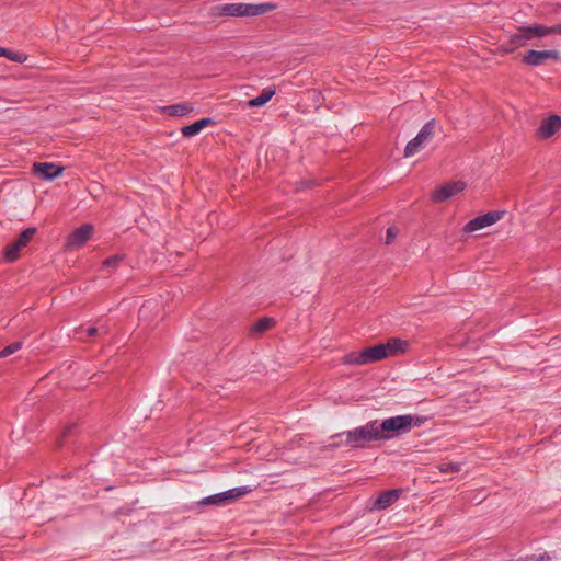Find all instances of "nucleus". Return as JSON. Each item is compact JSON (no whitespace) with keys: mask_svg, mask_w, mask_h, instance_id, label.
<instances>
[{"mask_svg":"<svg viewBox=\"0 0 561 561\" xmlns=\"http://www.w3.org/2000/svg\"><path fill=\"white\" fill-rule=\"evenodd\" d=\"M409 341L399 337H391L386 342L351 351L342 356L341 363L346 367L367 366L403 355L409 351Z\"/></svg>","mask_w":561,"mask_h":561,"instance_id":"1","label":"nucleus"},{"mask_svg":"<svg viewBox=\"0 0 561 561\" xmlns=\"http://www.w3.org/2000/svg\"><path fill=\"white\" fill-rule=\"evenodd\" d=\"M277 8L278 5L275 2H225L213 5L209 10V14L215 19L256 18L273 12Z\"/></svg>","mask_w":561,"mask_h":561,"instance_id":"2","label":"nucleus"},{"mask_svg":"<svg viewBox=\"0 0 561 561\" xmlns=\"http://www.w3.org/2000/svg\"><path fill=\"white\" fill-rule=\"evenodd\" d=\"M550 34L561 35V23L550 27L541 24L519 26L516 32L511 35L508 42L500 47V53L512 54L519 47L525 46L528 41L541 38Z\"/></svg>","mask_w":561,"mask_h":561,"instance_id":"3","label":"nucleus"},{"mask_svg":"<svg viewBox=\"0 0 561 561\" xmlns=\"http://www.w3.org/2000/svg\"><path fill=\"white\" fill-rule=\"evenodd\" d=\"M414 425V417L410 414L396 415L377 421V426L381 440L392 439L401 434L408 433Z\"/></svg>","mask_w":561,"mask_h":561,"instance_id":"4","label":"nucleus"},{"mask_svg":"<svg viewBox=\"0 0 561 561\" xmlns=\"http://www.w3.org/2000/svg\"><path fill=\"white\" fill-rule=\"evenodd\" d=\"M95 234V227L91 222H84L75 227L66 236L64 251L67 253L77 252L88 244Z\"/></svg>","mask_w":561,"mask_h":561,"instance_id":"5","label":"nucleus"},{"mask_svg":"<svg viewBox=\"0 0 561 561\" xmlns=\"http://www.w3.org/2000/svg\"><path fill=\"white\" fill-rule=\"evenodd\" d=\"M376 440H381L377 421L368 422L345 433V444L353 448H362L367 443Z\"/></svg>","mask_w":561,"mask_h":561,"instance_id":"6","label":"nucleus"},{"mask_svg":"<svg viewBox=\"0 0 561 561\" xmlns=\"http://www.w3.org/2000/svg\"><path fill=\"white\" fill-rule=\"evenodd\" d=\"M561 134V116L551 114L540 119L534 131V137L539 142L554 140Z\"/></svg>","mask_w":561,"mask_h":561,"instance_id":"7","label":"nucleus"},{"mask_svg":"<svg viewBox=\"0 0 561 561\" xmlns=\"http://www.w3.org/2000/svg\"><path fill=\"white\" fill-rule=\"evenodd\" d=\"M503 211L492 210L486 214L477 216L470 219L462 227V233L468 237L474 236L477 232L495 225L499 220L503 218Z\"/></svg>","mask_w":561,"mask_h":561,"instance_id":"8","label":"nucleus"},{"mask_svg":"<svg viewBox=\"0 0 561 561\" xmlns=\"http://www.w3.org/2000/svg\"><path fill=\"white\" fill-rule=\"evenodd\" d=\"M36 233V228H27L22 231L15 240L7 244L3 249V259L7 262H14L21 256L22 250L32 241Z\"/></svg>","mask_w":561,"mask_h":561,"instance_id":"9","label":"nucleus"},{"mask_svg":"<svg viewBox=\"0 0 561 561\" xmlns=\"http://www.w3.org/2000/svg\"><path fill=\"white\" fill-rule=\"evenodd\" d=\"M467 186V182L462 180L446 182L433 190L431 193V199L434 203H444L462 194Z\"/></svg>","mask_w":561,"mask_h":561,"instance_id":"10","label":"nucleus"},{"mask_svg":"<svg viewBox=\"0 0 561 561\" xmlns=\"http://www.w3.org/2000/svg\"><path fill=\"white\" fill-rule=\"evenodd\" d=\"M434 135V124L427 123L425 124L419 134L408 142L404 149V157L411 158L415 156L424 146L433 138Z\"/></svg>","mask_w":561,"mask_h":561,"instance_id":"11","label":"nucleus"},{"mask_svg":"<svg viewBox=\"0 0 561 561\" xmlns=\"http://www.w3.org/2000/svg\"><path fill=\"white\" fill-rule=\"evenodd\" d=\"M65 167L54 162H34L31 173L42 181H54L64 174Z\"/></svg>","mask_w":561,"mask_h":561,"instance_id":"12","label":"nucleus"},{"mask_svg":"<svg viewBox=\"0 0 561 561\" xmlns=\"http://www.w3.org/2000/svg\"><path fill=\"white\" fill-rule=\"evenodd\" d=\"M561 54L557 49L535 50L530 49L523 56V62L528 66H539L546 60H559Z\"/></svg>","mask_w":561,"mask_h":561,"instance_id":"13","label":"nucleus"},{"mask_svg":"<svg viewBox=\"0 0 561 561\" xmlns=\"http://www.w3.org/2000/svg\"><path fill=\"white\" fill-rule=\"evenodd\" d=\"M247 493L248 491L245 489H232L219 494L204 497L198 502V505H221L227 502H233Z\"/></svg>","mask_w":561,"mask_h":561,"instance_id":"14","label":"nucleus"},{"mask_svg":"<svg viewBox=\"0 0 561 561\" xmlns=\"http://www.w3.org/2000/svg\"><path fill=\"white\" fill-rule=\"evenodd\" d=\"M402 490L401 489H392L385 492H381L373 504V510L376 511H383L391 505H393L401 496Z\"/></svg>","mask_w":561,"mask_h":561,"instance_id":"15","label":"nucleus"},{"mask_svg":"<svg viewBox=\"0 0 561 561\" xmlns=\"http://www.w3.org/2000/svg\"><path fill=\"white\" fill-rule=\"evenodd\" d=\"M160 113L170 117H184L190 115L194 107L188 103H178L160 107Z\"/></svg>","mask_w":561,"mask_h":561,"instance_id":"16","label":"nucleus"},{"mask_svg":"<svg viewBox=\"0 0 561 561\" xmlns=\"http://www.w3.org/2000/svg\"><path fill=\"white\" fill-rule=\"evenodd\" d=\"M215 121L210 117H204L199 121H196L195 123L184 126L181 128V134L183 137L190 138L198 133H201L204 128L210 127L215 125Z\"/></svg>","mask_w":561,"mask_h":561,"instance_id":"17","label":"nucleus"},{"mask_svg":"<svg viewBox=\"0 0 561 561\" xmlns=\"http://www.w3.org/2000/svg\"><path fill=\"white\" fill-rule=\"evenodd\" d=\"M274 325L275 320L273 318L263 317L252 324L249 332L251 336H260L271 330Z\"/></svg>","mask_w":561,"mask_h":561,"instance_id":"18","label":"nucleus"},{"mask_svg":"<svg viewBox=\"0 0 561 561\" xmlns=\"http://www.w3.org/2000/svg\"><path fill=\"white\" fill-rule=\"evenodd\" d=\"M275 94V91L274 90H271V89H264L260 95H257L256 98L250 100L248 102V105L250 107H259V106H263L264 104H266L272 98L273 95Z\"/></svg>","mask_w":561,"mask_h":561,"instance_id":"19","label":"nucleus"},{"mask_svg":"<svg viewBox=\"0 0 561 561\" xmlns=\"http://www.w3.org/2000/svg\"><path fill=\"white\" fill-rule=\"evenodd\" d=\"M0 57H5L9 60H12L15 62H25L27 60L26 55H23L21 53L10 51L3 47H0Z\"/></svg>","mask_w":561,"mask_h":561,"instance_id":"20","label":"nucleus"},{"mask_svg":"<svg viewBox=\"0 0 561 561\" xmlns=\"http://www.w3.org/2000/svg\"><path fill=\"white\" fill-rule=\"evenodd\" d=\"M438 470L442 473H458L461 470V467L456 462H447L439 465Z\"/></svg>","mask_w":561,"mask_h":561,"instance_id":"21","label":"nucleus"},{"mask_svg":"<svg viewBox=\"0 0 561 561\" xmlns=\"http://www.w3.org/2000/svg\"><path fill=\"white\" fill-rule=\"evenodd\" d=\"M21 347H22L21 342H15V343L8 345L0 352V358L7 357V356L15 353L16 351L21 350Z\"/></svg>","mask_w":561,"mask_h":561,"instance_id":"22","label":"nucleus"},{"mask_svg":"<svg viewBox=\"0 0 561 561\" xmlns=\"http://www.w3.org/2000/svg\"><path fill=\"white\" fill-rule=\"evenodd\" d=\"M518 561H550L551 558L547 552L534 553L524 559H517Z\"/></svg>","mask_w":561,"mask_h":561,"instance_id":"23","label":"nucleus"},{"mask_svg":"<svg viewBox=\"0 0 561 561\" xmlns=\"http://www.w3.org/2000/svg\"><path fill=\"white\" fill-rule=\"evenodd\" d=\"M122 260H123L122 255H113L111 257L105 259L102 264H103V266L115 268L122 262Z\"/></svg>","mask_w":561,"mask_h":561,"instance_id":"24","label":"nucleus"},{"mask_svg":"<svg viewBox=\"0 0 561 561\" xmlns=\"http://www.w3.org/2000/svg\"><path fill=\"white\" fill-rule=\"evenodd\" d=\"M397 229L396 228H388L387 230V238H386V243L389 244L393 241V239L397 237Z\"/></svg>","mask_w":561,"mask_h":561,"instance_id":"25","label":"nucleus"},{"mask_svg":"<svg viewBox=\"0 0 561 561\" xmlns=\"http://www.w3.org/2000/svg\"><path fill=\"white\" fill-rule=\"evenodd\" d=\"M96 331H98V330H96V328H90V329L88 330V334H89L90 336L95 335V334H96Z\"/></svg>","mask_w":561,"mask_h":561,"instance_id":"26","label":"nucleus"},{"mask_svg":"<svg viewBox=\"0 0 561 561\" xmlns=\"http://www.w3.org/2000/svg\"><path fill=\"white\" fill-rule=\"evenodd\" d=\"M300 185H301V186H308V184H307V183H305V182H300Z\"/></svg>","mask_w":561,"mask_h":561,"instance_id":"27","label":"nucleus"},{"mask_svg":"<svg viewBox=\"0 0 561 561\" xmlns=\"http://www.w3.org/2000/svg\"><path fill=\"white\" fill-rule=\"evenodd\" d=\"M508 561H518L517 559L508 560Z\"/></svg>","mask_w":561,"mask_h":561,"instance_id":"28","label":"nucleus"}]
</instances>
